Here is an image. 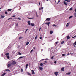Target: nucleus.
Here are the masks:
<instances>
[{
	"instance_id": "nucleus-1",
	"label": "nucleus",
	"mask_w": 76,
	"mask_h": 76,
	"mask_svg": "<svg viewBox=\"0 0 76 76\" xmlns=\"http://www.w3.org/2000/svg\"><path fill=\"white\" fill-rule=\"evenodd\" d=\"M58 72H54V74H55V76H57V75H58Z\"/></svg>"
},
{
	"instance_id": "nucleus-2",
	"label": "nucleus",
	"mask_w": 76,
	"mask_h": 76,
	"mask_svg": "<svg viewBox=\"0 0 76 76\" xmlns=\"http://www.w3.org/2000/svg\"><path fill=\"white\" fill-rule=\"evenodd\" d=\"M16 64V62L15 61H12L11 63L12 64H13V65Z\"/></svg>"
},
{
	"instance_id": "nucleus-3",
	"label": "nucleus",
	"mask_w": 76,
	"mask_h": 76,
	"mask_svg": "<svg viewBox=\"0 0 76 76\" xmlns=\"http://www.w3.org/2000/svg\"><path fill=\"white\" fill-rule=\"evenodd\" d=\"M50 18H47L46 19V21H50Z\"/></svg>"
},
{
	"instance_id": "nucleus-4",
	"label": "nucleus",
	"mask_w": 76,
	"mask_h": 76,
	"mask_svg": "<svg viewBox=\"0 0 76 76\" xmlns=\"http://www.w3.org/2000/svg\"><path fill=\"white\" fill-rule=\"evenodd\" d=\"M12 64L11 63V64H8L7 65V66L8 67H10V66H12Z\"/></svg>"
},
{
	"instance_id": "nucleus-5",
	"label": "nucleus",
	"mask_w": 76,
	"mask_h": 76,
	"mask_svg": "<svg viewBox=\"0 0 76 76\" xmlns=\"http://www.w3.org/2000/svg\"><path fill=\"white\" fill-rule=\"evenodd\" d=\"M39 68L40 70H43V68H42V67L39 66Z\"/></svg>"
},
{
	"instance_id": "nucleus-6",
	"label": "nucleus",
	"mask_w": 76,
	"mask_h": 76,
	"mask_svg": "<svg viewBox=\"0 0 76 76\" xmlns=\"http://www.w3.org/2000/svg\"><path fill=\"white\" fill-rule=\"evenodd\" d=\"M50 23V22H46L45 23V24H46V25H48V26H49Z\"/></svg>"
},
{
	"instance_id": "nucleus-7",
	"label": "nucleus",
	"mask_w": 76,
	"mask_h": 76,
	"mask_svg": "<svg viewBox=\"0 0 76 76\" xmlns=\"http://www.w3.org/2000/svg\"><path fill=\"white\" fill-rule=\"evenodd\" d=\"M69 24H70V23H68L66 25V27H68V26H69Z\"/></svg>"
},
{
	"instance_id": "nucleus-8",
	"label": "nucleus",
	"mask_w": 76,
	"mask_h": 76,
	"mask_svg": "<svg viewBox=\"0 0 76 76\" xmlns=\"http://www.w3.org/2000/svg\"><path fill=\"white\" fill-rule=\"evenodd\" d=\"M31 71L32 72V74L34 75V74H35V72H34V70H31Z\"/></svg>"
},
{
	"instance_id": "nucleus-9",
	"label": "nucleus",
	"mask_w": 76,
	"mask_h": 76,
	"mask_svg": "<svg viewBox=\"0 0 76 76\" xmlns=\"http://www.w3.org/2000/svg\"><path fill=\"white\" fill-rule=\"evenodd\" d=\"M64 68L63 67L61 69V71H62V72H63V71H64Z\"/></svg>"
},
{
	"instance_id": "nucleus-10",
	"label": "nucleus",
	"mask_w": 76,
	"mask_h": 76,
	"mask_svg": "<svg viewBox=\"0 0 76 76\" xmlns=\"http://www.w3.org/2000/svg\"><path fill=\"white\" fill-rule=\"evenodd\" d=\"M67 39H70V36H69V35L67 37Z\"/></svg>"
},
{
	"instance_id": "nucleus-11",
	"label": "nucleus",
	"mask_w": 76,
	"mask_h": 76,
	"mask_svg": "<svg viewBox=\"0 0 76 76\" xmlns=\"http://www.w3.org/2000/svg\"><path fill=\"white\" fill-rule=\"evenodd\" d=\"M64 4L65 6H67V3H66V2H65V1H64Z\"/></svg>"
},
{
	"instance_id": "nucleus-12",
	"label": "nucleus",
	"mask_w": 76,
	"mask_h": 76,
	"mask_svg": "<svg viewBox=\"0 0 76 76\" xmlns=\"http://www.w3.org/2000/svg\"><path fill=\"white\" fill-rule=\"evenodd\" d=\"M6 75V73H4L1 75L2 76H4Z\"/></svg>"
},
{
	"instance_id": "nucleus-13",
	"label": "nucleus",
	"mask_w": 76,
	"mask_h": 76,
	"mask_svg": "<svg viewBox=\"0 0 76 76\" xmlns=\"http://www.w3.org/2000/svg\"><path fill=\"white\" fill-rule=\"evenodd\" d=\"M31 25L32 26H35V24L34 23H31Z\"/></svg>"
},
{
	"instance_id": "nucleus-14",
	"label": "nucleus",
	"mask_w": 76,
	"mask_h": 76,
	"mask_svg": "<svg viewBox=\"0 0 76 76\" xmlns=\"http://www.w3.org/2000/svg\"><path fill=\"white\" fill-rule=\"evenodd\" d=\"M29 44V42H27L26 44V45H28Z\"/></svg>"
},
{
	"instance_id": "nucleus-15",
	"label": "nucleus",
	"mask_w": 76,
	"mask_h": 76,
	"mask_svg": "<svg viewBox=\"0 0 76 76\" xmlns=\"http://www.w3.org/2000/svg\"><path fill=\"white\" fill-rule=\"evenodd\" d=\"M10 56L9 55L7 56V58H8L9 59L10 58Z\"/></svg>"
},
{
	"instance_id": "nucleus-16",
	"label": "nucleus",
	"mask_w": 76,
	"mask_h": 76,
	"mask_svg": "<svg viewBox=\"0 0 76 76\" xmlns=\"http://www.w3.org/2000/svg\"><path fill=\"white\" fill-rule=\"evenodd\" d=\"M4 17H5V16L2 15L1 16V18H4Z\"/></svg>"
},
{
	"instance_id": "nucleus-17",
	"label": "nucleus",
	"mask_w": 76,
	"mask_h": 76,
	"mask_svg": "<svg viewBox=\"0 0 76 76\" xmlns=\"http://www.w3.org/2000/svg\"><path fill=\"white\" fill-rule=\"evenodd\" d=\"M53 26H55V27H56L57 26H57L55 25V24H54L53 25H52Z\"/></svg>"
},
{
	"instance_id": "nucleus-18",
	"label": "nucleus",
	"mask_w": 76,
	"mask_h": 76,
	"mask_svg": "<svg viewBox=\"0 0 76 76\" xmlns=\"http://www.w3.org/2000/svg\"><path fill=\"white\" fill-rule=\"evenodd\" d=\"M70 73H71V72H68L67 73H66V75H70Z\"/></svg>"
},
{
	"instance_id": "nucleus-19",
	"label": "nucleus",
	"mask_w": 76,
	"mask_h": 76,
	"mask_svg": "<svg viewBox=\"0 0 76 76\" xmlns=\"http://www.w3.org/2000/svg\"><path fill=\"white\" fill-rule=\"evenodd\" d=\"M27 73L28 75H29V76H31V74L28 72H27Z\"/></svg>"
},
{
	"instance_id": "nucleus-20",
	"label": "nucleus",
	"mask_w": 76,
	"mask_h": 76,
	"mask_svg": "<svg viewBox=\"0 0 76 76\" xmlns=\"http://www.w3.org/2000/svg\"><path fill=\"white\" fill-rule=\"evenodd\" d=\"M22 38H23V37H20L19 38V40H20V39H22Z\"/></svg>"
},
{
	"instance_id": "nucleus-21",
	"label": "nucleus",
	"mask_w": 76,
	"mask_h": 76,
	"mask_svg": "<svg viewBox=\"0 0 76 76\" xmlns=\"http://www.w3.org/2000/svg\"><path fill=\"white\" fill-rule=\"evenodd\" d=\"M40 65L41 66H43V63H41L40 64Z\"/></svg>"
},
{
	"instance_id": "nucleus-22",
	"label": "nucleus",
	"mask_w": 76,
	"mask_h": 76,
	"mask_svg": "<svg viewBox=\"0 0 76 76\" xmlns=\"http://www.w3.org/2000/svg\"><path fill=\"white\" fill-rule=\"evenodd\" d=\"M23 57H24V56H23V57L21 56V57H20L19 58V59H20V58H23Z\"/></svg>"
},
{
	"instance_id": "nucleus-23",
	"label": "nucleus",
	"mask_w": 76,
	"mask_h": 76,
	"mask_svg": "<svg viewBox=\"0 0 76 76\" xmlns=\"http://www.w3.org/2000/svg\"><path fill=\"white\" fill-rule=\"evenodd\" d=\"M50 34H53V31H50Z\"/></svg>"
},
{
	"instance_id": "nucleus-24",
	"label": "nucleus",
	"mask_w": 76,
	"mask_h": 76,
	"mask_svg": "<svg viewBox=\"0 0 76 76\" xmlns=\"http://www.w3.org/2000/svg\"><path fill=\"white\" fill-rule=\"evenodd\" d=\"M64 41H63L61 42V44H63V43H64Z\"/></svg>"
},
{
	"instance_id": "nucleus-25",
	"label": "nucleus",
	"mask_w": 76,
	"mask_h": 76,
	"mask_svg": "<svg viewBox=\"0 0 76 76\" xmlns=\"http://www.w3.org/2000/svg\"><path fill=\"white\" fill-rule=\"evenodd\" d=\"M58 43V42H56L55 43V45H57V44Z\"/></svg>"
},
{
	"instance_id": "nucleus-26",
	"label": "nucleus",
	"mask_w": 76,
	"mask_h": 76,
	"mask_svg": "<svg viewBox=\"0 0 76 76\" xmlns=\"http://www.w3.org/2000/svg\"><path fill=\"white\" fill-rule=\"evenodd\" d=\"M11 10H12V9H9L8 10V12H10V11H11Z\"/></svg>"
},
{
	"instance_id": "nucleus-27",
	"label": "nucleus",
	"mask_w": 76,
	"mask_h": 76,
	"mask_svg": "<svg viewBox=\"0 0 76 76\" xmlns=\"http://www.w3.org/2000/svg\"><path fill=\"white\" fill-rule=\"evenodd\" d=\"M59 2H60V0H59L58 1V2L57 3V4H58V3H59Z\"/></svg>"
},
{
	"instance_id": "nucleus-28",
	"label": "nucleus",
	"mask_w": 76,
	"mask_h": 76,
	"mask_svg": "<svg viewBox=\"0 0 76 76\" xmlns=\"http://www.w3.org/2000/svg\"><path fill=\"white\" fill-rule=\"evenodd\" d=\"M9 53H6L5 54V55L7 56H9Z\"/></svg>"
},
{
	"instance_id": "nucleus-29",
	"label": "nucleus",
	"mask_w": 76,
	"mask_h": 76,
	"mask_svg": "<svg viewBox=\"0 0 76 76\" xmlns=\"http://www.w3.org/2000/svg\"><path fill=\"white\" fill-rule=\"evenodd\" d=\"M28 18L29 19H34V18H30L28 17Z\"/></svg>"
},
{
	"instance_id": "nucleus-30",
	"label": "nucleus",
	"mask_w": 76,
	"mask_h": 76,
	"mask_svg": "<svg viewBox=\"0 0 76 76\" xmlns=\"http://www.w3.org/2000/svg\"><path fill=\"white\" fill-rule=\"evenodd\" d=\"M37 37H38V36L37 35L35 38V39H36L37 38Z\"/></svg>"
},
{
	"instance_id": "nucleus-31",
	"label": "nucleus",
	"mask_w": 76,
	"mask_h": 76,
	"mask_svg": "<svg viewBox=\"0 0 76 76\" xmlns=\"http://www.w3.org/2000/svg\"><path fill=\"white\" fill-rule=\"evenodd\" d=\"M28 23L29 25H31V23H30V21H28Z\"/></svg>"
},
{
	"instance_id": "nucleus-32",
	"label": "nucleus",
	"mask_w": 76,
	"mask_h": 76,
	"mask_svg": "<svg viewBox=\"0 0 76 76\" xmlns=\"http://www.w3.org/2000/svg\"><path fill=\"white\" fill-rule=\"evenodd\" d=\"M73 10V8L72 7L70 9H69V10Z\"/></svg>"
},
{
	"instance_id": "nucleus-33",
	"label": "nucleus",
	"mask_w": 76,
	"mask_h": 76,
	"mask_svg": "<svg viewBox=\"0 0 76 76\" xmlns=\"http://www.w3.org/2000/svg\"><path fill=\"white\" fill-rule=\"evenodd\" d=\"M26 68L27 69V68H28V64H27L26 65Z\"/></svg>"
},
{
	"instance_id": "nucleus-34",
	"label": "nucleus",
	"mask_w": 76,
	"mask_h": 76,
	"mask_svg": "<svg viewBox=\"0 0 76 76\" xmlns=\"http://www.w3.org/2000/svg\"><path fill=\"white\" fill-rule=\"evenodd\" d=\"M22 53L20 52H18V55H21Z\"/></svg>"
},
{
	"instance_id": "nucleus-35",
	"label": "nucleus",
	"mask_w": 76,
	"mask_h": 76,
	"mask_svg": "<svg viewBox=\"0 0 76 76\" xmlns=\"http://www.w3.org/2000/svg\"><path fill=\"white\" fill-rule=\"evenodd\" d=\"M73 17L72 16H70L69 17V19H71V18H72Z\"/></svg>"
},
{
	"instance_id": "nucleus-36",
	"label": "nucleus",
	"mask_w": 76,
	"mask_h": 76,
	"mask_svg": "<svg viewBox=\"0 0 76 76\" xmlns=\"http://www.w3.org/2000/svg\"><path fill=\"white\" fill-rule=\"evenodd\" d=\"M47 63V61H45L44 62V63H43V64H45V63Z\"/></svg>"
},
{
	"instance_id": "nucleus-37",
	"label": "nucleus",
	"mask_w": 76,
	"mask_h": 76,
	"mask_svg": "<svg viewBox=\"0 0 76 76\" xmlns=\"http://www.w3.org/2000/svg\"><path fill=\"white\" fill-rule=\"evenodd\" d=\"M36 16H37V17H38V16L37 15V12H36Z\"/></svg>"
},
{
	"instance_id": "nucleus-38",
	"label": "nucleus",
	"mask_w": 76,
	"mask_h": 76,
	"mask_svg": "<svg viewBox=\"0 0 76 76\" xmlns=\"http://www.w3.org/2000/svg\"><path fill=\"white\" fill-rule=\"evenodd\" d=\"M74 16H75V17H76V13H74Z\"/></svg>"
},
{
	"instance_id": "nucleus-39",
	"label": "nucleus",
	"mask_w": 76,
	"mask_h": 76,
	"mask_svg": "<svg viewBox=\"0 0 76 76\" xmlns=\"http://www.w3.org/2000/svg\"><path fill=\"white\" fill-rule=\"evenodd\" d=\"M62 56H66V55L64 54H62Z\"/></svg>"
},
{
	"instance_id": "nucleus-40",
	"label": "nucleus",
	"mask_w": 76,
	"mask_h": 76,
	"mask_svg": "<svg viewBox=\"0 0 76 76\" xmlns=\"http://www.w3.org/2000/svg\"><path fill=\"white\" fill-rule=\"evenodd\" d=\"M12 19V18H10L8 19V20H10V19Z\"/></svg>"
},
{
	"instance_id": "nucleus-41",
	"label": "nucleus",
	"mask_w": 76,
	"mask_h": 76,
	"mask_svg": "<svg viewBox=\"0 0 76 76\" xmlns=\"http://www.w3.org/2000/svg\"><path fill=\"white\" fill-rule=\"evenodd\" d=\"M5 14L6 15H7V12H5Z\"/></svg>"
},
{
	"instance_id": "nucleus-42",
	"label": "nucleus",
	"mask_w": 76,
	"mask_h": 76,
	"mask_svg": "<svg viewBox=\"0 0 76 76\" xmlns=\"http://www.w3.org/2000/svg\"><path fill=\"white\" fill-rule=\"evenodd\" d=\"M70 0H68V1H67V2H70Z\"/></svg>"
},
{
	"instance_id": "nucleus-43",
	"label": "nucleus",
	"mask_w": 76,
	"mask_h": 76,
	"mask_svg": "<svg viewBox=\"0 0 76 76\" xmlns=\"http://www.w3.org/2000/svg\"><path fill=\"white\" fill-rule=\"evenodd\" d=\"M41 8L42 10H43V9H44V8L43 7H42Z\"/></svg>"
},
{
	"instance_id": "nucleus-44",
	"label": "nucleus",
	"mask_w": 76,
	"mask_h": 76,
	"mask_svg": "<svg viewBox=\"0 0 76 76\" xmlns=\"http://www.w3.org/2000/svg\"><path fill=\"white\" fill-rule=\"evenodd\" d=\"M6 71H8L9 72V71H10V70H9V69H6Z\"/></svg>"
},
{
	"instance_id": "nucleus-45",
	"label": "nucleus",
	"mask_w": 76,
	"mask_h": 76,
	"mask_svg": "<svg viewBox=\"0 0 76 76\" xmlns=\"http://www.w3.org/2000/svg\"><path fill=\"white\" fill-rule=\"evenodd\" d=\"M32 51H33V49H32L30 52V53H32Z\"/></svg>"
},
{
	"instance_id": "nucleus-46",
	"label": "nucleus",
	"mask_w": 76,
	"mask_h": 76,
	"mask_svg": "<svg viewBox=\"0 0 76 76\" xmlns=\"http://www.w3.org/2000/svg\"><path fill=\"white\" fill-rule=\"evenodd\" d=\"M54 63H55V64H56V63H57V61H55Z\"/></svg>"
},
{
	"instance_id": "nucleus-47",
	"label": "nucleus",
	"mask_w": 76,
	"mask_h": 76,
	"mask_svg": "<svg viewBox=\"0 0 76 76\" xmlns=\"http://www.w3.org/2000/svg\"><path fill=\"white\" fill-rule=\"evenodd\" d=\"M12 54H14V53H15V51H13L12 52Z\"/></svg>"
},
{
	"instance_id": "nucleus-48",
	"label": "nucleus",
	"mask_w": 76,
	"mask_h": 76,
	"mask_svg": "<svg viewBox=\"0 0 76 76\" xmlns=\"http://www.w3.org/2000/svg\"><path fill=\"white\" fill-rule=\"evenodd\" d=\"M42 37H40V39H42Z\"/></svg>"
},
{
	"instance_id": "nucleus-49",
	"label": "nucleus",
	"mask_w": 76,
	"mask_h": 76,
	"mask_svg": "<svg viewBox=\"0 0 76 76\" xmlns=\"http://www.w3.org/2000/svg\"><path fill=\"white\" fill-rule=\"evenodd\" d=\"M23 69H21V72H23Z\"/></svg>"
},
{
	"instance_id": "nucleus-50",
	"label": "nucleus",
	"mask_w": 76,
	"mask_h": 76,
	"mask_svg": "<svg viewBox=\"0 0 76 76\" xmlns=\"http://www.w3.org/2000/svg\"><path fill=\"white\" fill-rule=\"evenodd\" d=\"M53 58H54V56H52L51 58V59H53Z\"/></svg>"
},
{
	"instance_id": "nucleus-51",
	"label": "nucleus",
	"mask_w": 76,
	"mask_h": 76,
	"mask_svg": "<svg viewBox=\"0 0 76 76\" xmlns=\"http://www.w3.org/2000/svg\"><path fill=\"white\" fill-rule=\"evenodd\" d=\"M16 26H18V23L16 24Z\"/></svg>"
},
{
	"instance_id": "nucleus-52",
	"label": "nucleus",
	"mask_w": 76,
	"mask_h": 76,
	"mask_svg": "<svg viewBox=\"0 0 76 76\" xmlns=\"http://www.w3.org/2000/svg\"><path fill=\"white\" fill-rule=\"evenodd\" d=\"M76 37V36H74V37H72V38H75V37Z\"/></svg>"
},
{
	"instance_id": "nucleus-53",
	"label": "nucleus",
	"mask_w": 76,
	"mask_h": 76,
	"mask_svg": "<svg viewBox=\"0 0 76 76\" xmlns=\"http://www.w3.org/2000/svg\"><path fill=\"white\" fill-rule=\"evenodd\" d=\"M70 54H71L72 55L73 54V53H72V52H71L70 53Z\"/></svg>"
},
{
	"instance_id": "nucleus-54",
	"label": "nucleus",
	"mask_w": 76,
	"mask_h": 76,
	"mask_svg": "<svg viewBox=\"0 0 76 76\" xmlns=\"http://www.w3.org/2000/svg\"><path fill=\"white\" fill-rule=\"evenodd\" d=\"M18 19H19V20H21V19H20V18H18Z\"/></svg>"
},
{
	"instance_id": "nucleus-55",
	"label": "nucleus",
	"mask_w": 76,
	"mask_h": 76,
	"mask_svg": "<svg viewBox=\"0 0 76 76\" xmlns=\"http://www.w3.org/2000/svg\"><path fill=\"white\" fill-rule=\"evenodd\" d=\"M41 28H39V31H40V30H41Z\"/></svg>"
},
{
	"instance_id": "nucleus-56",
	"label": "nucleus",
	"mask_w": 76,
	"mask_h": 76,
	"mask_svg": "<svg viewBox=\"0 0 76 76\" xmlns=\"http://www.w3.org/2000/svg\"><path fill=\"white\" fill-rule=\"evenodd\" d=\"M39 10H41V8H39Z\"/></svg>"
},
{
	"instance_id": "nucleus-57",
	"label": "nucleus",
	"mask_w": 76,
	"mask_h": 76,
	"mask_svg": "<svg viewBox=\"0 0 76 76\" xmlns=\"http://www.w3.org/2000/svg\"><path fill=\"white\" fill-rule=\"evenodd\" d=\"M69 53H68L67 54V55H68V56H69Z\"/></svg>"
},
{
	"instance_id": "nucleus-58",
	"label": "nucleus",
	"mask_w": 76,
	"mask_h": 76,
	"mask_svg": "<svg viewBox=\"0 0 76 76\" xmlns=\"http://www.w3.org/2000/svg\"><path fill=\"white\" fill-rule=\"evenodd\" d=\"M39 5H40V4H40V2H39Z\"/></svg>"
},
{
	"instance_id": "nucleus-59",
	"label": "nucleus",
	"mask_w": 76,
	"mask_h": 76,
	"mask_svg": "<svg viewBox=\"0 0 76 76\" xmlns=\"http://www.w3.org/2000/svg\"><path fill=\"white\" fill-rule=\"evenodd\" d=\"M75 12H76V8L75 10Z\"/></svg>"
},
{
	"instance_id": "nucleus-60",
	"label": "nucleus",
	"mask_w": 76,
	"mask_h": 76,
	"mask_svg": "<svg viewBox=\"0 0 76 76\" xmlns=\"http://www.w3.org/2000/svg\"><path fill=\"white\" fill-rule=\"evenodd\" d=\"M12 17H15V16L13 15V16H12Z\"/></svg>"
},
{
	"instance_id": "nucleus-61",
	"label": "nucleus",
	"mask_w": 76,
	"mask_h": 76,
	"mask_svg": "<svg viewBox=\"0 0 76 76\" xmlns=\"http://www.w3.org/2000/svg\"><path fill=\"white\" fill-rule=\"evenodd\" d=\"M65 1H68V0H64Z\"/></svg>"
},
{
	"instance_id": "nucleus-62",
	"label": "nucleus",
	"mask_w": 76,
	"mask_h": 76,
	"mask_svg": "<svg viewBox=\"0 0 76 76\" xmlns=\"http://www.w3.org/2000/svg\"><path fill=\"white\" fill-rule=\"evenodd\" d=\"M74 47H75V48H76V46H75V45H74Z\"/></svg>"
},
{
	"instance_id": "nucleus-63",
	"label": "nucleus",
	"mask_w": 76,
	"mask_h": 76,
	"mask_svg": "<svg viewBox=\"0 0 76 76\" xmlns=\"http://www.w3.org/2000/svg\"><path fill=\"white\" fill-rule=\"evenodd\" d=\"M45 60H48V59H45Z\"/></svg>"
},
{
	"instance_id": "nucleus-64",
	"label": "nucleus",
	"mask_w": 76,
	"mask_h": 76,
	"mask_svg": "<svg viewBox=\"0 0 76 76\" xmlns=\"http://www.w3.org/2000/svg\"><path fill=\"white\" fill-rule=\"evenodd\" d=\"M28 29H26V31H28Z\"/></svg>"
}]
</instances>
